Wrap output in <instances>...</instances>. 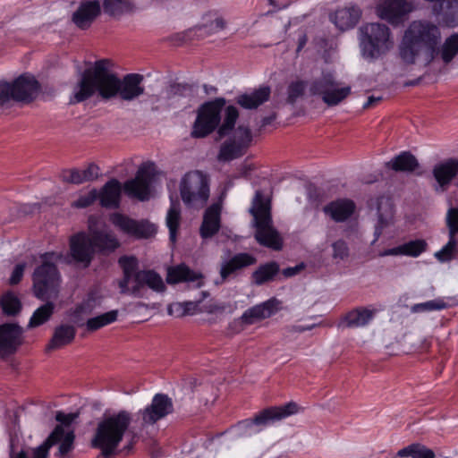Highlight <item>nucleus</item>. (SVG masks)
Instances as JSON below:
<instances>
[{
	"mask_svg": "<svg viewBox=\"0 0 458 458\" xmlns=\"http://www.w3.org/2000/svg\"><path fill=\"white\" fill-rule=\"evenodd\" d=\"M142 81L143 76L138 73H129L120 79L108 71L105 60H100L95 63L92 69L86 70L73 86L70 103L82 102L95 92L106 100L118 98L131 102L144 94Z\"/></svg>",
	"mask_w": 458,
	"mask_h": 458,
	"instance_id": "1",
	"label": "nucleus"
},
{
	"mask_svg": "<svg viewBox=\"0 0 458 458\" xmlns=\"http://www.w3.org/2000/svg\"><path fill=\"white\" fill-rule=\"evenodd\" d=\"M441 31L428 21H414L404 32L399 47L401 59L408 64L427 66L437 55Z\"/></svg>",
	"mask_w": 458,
	"mask_h": 458,
	"instance_id": "2",
	"label": "nucleus"
},
{
	"mask_svg": "<svg viewBox=\"0 0 458 458\" xmlns=\"http://www.w3.org/2000/svg\"><path fill=\"white\" fill-rule=\"evenodd\" d=\"M131 420V414L127 411L105 416L97 425L91 445L99 449L106 458L110 457L123 441Z\"/></svg>",
	"mask_w": 458,
	"mask_h": 458,
	"instance_id": "3",
	"label": "nucleus"
},
{
	"mask_svg": "<svg viewBox=\"0 0 458 458\" xmlns=\"http://www.w3.org/2000/svg\"><path fill=\"white\" fill-rule=\"evenodd\" d=\"M360 47L362 56L375 60L386 55L393 47L390 29L382 23H367L360 29Z\"/></svg>",
	"mask_w": 458,
	"mask_h": 458,
	"instance_id": "4",
	"label": "nucleus"
},
{
	"mask_svg": "<svg viewBox=\"0 0 458 458\" xmlns=\"http://www.w3.org/2000/svg\"><path fill=\"white\" fill-rule=\"evenodd\" d=\"M62 258V254L55 252H47L41 256L42 265L33 274L34 293L38 299L49 300L57 297L60 277L55 262Z\"/></svg>",
	"mask_w": 458,
	"mask_h": 458,
	"instance_id": "5",
	"label": "nucleus"
},
{
	"mask_svg": "<svg viewBox=\"0 0 458 458\" xmlns=\"http://www.w3.org/2000/svg\"><path fill=\"white\" fill-rule=\"evenodd\" d=\"M250 213L254 217L257 242L273 250H281L283 242L277 231L272 226L270 207L262 200L259 191H256Z\"/></svg>",
	"mask_w": 458,
	"mask_h": 458,
	"instance_id": "6",
	"label": "nucleus"
},
{
	"mask_svg": "<svg viewBox=\"0 0 458 458\" xmlns=\"http://www.w3.org/2000/svg\"><path fill=\"white\" fill-rule=\"evenodd\" d=\"M180 193L186 205L204 206L209 198L208 177L198 170L187 173L181 181Z\"/></svg>",
	"mask_w": 458,
	"mask_h": 458,
	"instance_id": "7",
	"label": "nucleus"
},
{
	"mask_svg": "<svg viewBox=\"0 0 458 458\" xmlns=\"http://www.w3.org/2000/svg\"><path fill=\"white\" fill-rule=\"evenodd\" d=\"M310 92L311 95L319 96L328 106H334L351 94V87L343 85L332 73L327 72L312 81Z\"/></svg>",
	"mask_w": 458,
	"mask_h": 458,
	"instance_id": "8",
	"label": "nucleus"
},
{
	"mask_svg": "<svg viewBox=\"0 0 458 458\" xmlns=\"http://www.w3.org/2000/svg\"><path fill=\"white\" fill-rule=\"evenodd\" d=\"M225 105L224 98H216L201 105L198 109L191 135L193 138H204L210 134L220 123L221 111Z\"/></svg>",
	"mask_w": 458,
	"mask_h": 458,
	"instance_id": "9",
	"label": "nucleus"
},
{
	"mask_svg": "<svg viewBox=\"0 0 458 458\" xmlns=\"http://www.w3.org/2000/svg\"><path fill=\"white\" fill-rule=\"evenodd\" d=\"M39 91V84L32 76H20L13 83L2 82V104L12 98L24 103L33 101Z\"/></svg>",
	"mask_w": 458,
	"mask_h": 458,
	"instance_id": "10",
	"label": "nucleus"
},
{
	"mask_svg": "<svg viewBox=\"0 0 458 458\" xmlns=\"http://www.w3.org/2000/svg\"><path fill=\"white\" fill-rule=\"evenodd\" d=\"M156 174L153 162H145L139 167L135 178L128 180L123 184L124 192L131 198L144 201L150 195V184Z\"/></svg>",
	"mask_w": 458,
	"mask_h": 458,
	"instance_id": "11",
	"label": "nucleus"
},
{
	"mask_svg": "<svg viewBox=\"0 0 458 458\" xmlns=\"http://www.w3.org/2000/svg\"><path fill=\"white\" fill-rule=\"evenodd\" d=\"M75 435L73 431L65 432L62 426H56L48 437L38 447L32 449L31 458H47L49 449L60 444L57 455L64 456L73 449Z\"/></svg>",
	"mask_w": 458,
	"mask_h": 458,
	"instance_id": "12",
	"label": "nucleus"
},
{
	"mask_svg": "<svg viewBox=\"0 0 458 458\" xmlns=\"http://www.w3.org/2000/svg\"><path fill=\"white\" fill-rule=\"evenodd\" d=\"M112 224L123 233L137 239H147L153 236L157 228L148 221H137L119 213L110 216Z\"/></svg>",
	"mask_w": 458,
	"mask_h": 458,
	"instance_id": "13",
	"label": "nucleus"
},
{
	"mask_svg": "<svg viewBox=\"0 0 458 458\" xmlns=\"http://www.w3.org/2000/svg\"><path fill=\"white\" fill-rule=\"evenodd\" d=\"M375 11L380 19L397 25L412 11V4L407 0H379Z\"/></svg>",
	"mask_w": 458,
	"mask_h": 458,
	"instance_id": "14",
	"label": "nucleus"
},
{
	"mask_svg": "<svg viewBox=\"0 0 458 458\" xmlns=\"http://www.w3.org/2000/svg\"><path fill=\"white\" fill-rule=\"evenodd\" d=\"M174 411L172 399L164 394L154 395L151 403L140 411L142 426L154 425Z\"/></svg>",
	"mask_w": 458,
	"mask_h": 458,
	"instance_id": "15",
	"label": "nucleus"
},
{
	"mask_svg": "<svg viewBox=\"0 0 458 458\" xmlns=\"http://www.w3.org/2000/svg\"><path fill=\"white\" fill-rule=\"evenodd\" d=\"M300 411L301 408L296 403L290 402L282 406L266 409L256 415L254 419L244 421L243 424L246 428H250L253 425L265 426L272 421L280 420L291 415L296 414Z\"/></svg>",
	"mask_w": 458,
	"mask_h": 458,
	"instance_id": "16",
	"label": "nucleus"
},
{
	"mask_svg": "<svg viewBox=\"0 0 458 458\" xmlns=\"http://www.w3.org/2000/svg\"><path fill=\"white\" fill-rule=\"evenodd\" d=\"M394 223V208L392 200L386 197H380L377 201V219L375 223L374 241L378 238Z\"/></svg>",
	"mask_w": 458,
	"mask_h": 458,
	"instance_id": "17",
	"label": "nucleus"
},
{
	"mask_svg": "<svg viewBox=\"0 0 458 458\" xmlns=\"http://www.w3.org/2000/svg\"><path fill=\"white\" fill-rule=\"evenodd\" d=\"M70 251L72 258L88 267L94 255V247L89 235L80 233L71 237Z\"/></svg>",
	"mask_w": 458,
	"mask_h": 458,
	"instance_id": "18",
	"label": "nucleus"
},
{
	"mask_svg": "<svg viewBox=\"0 0 458 458\" xmlns=\"http://www.w3.org/2000/svg\"><path fill=\"white\" fill-rule=\"evenodd\" d=\"M100 13L101 4L98 0H83L73 13L72 21L78 28L85 30L89 28Z\"/></svg>",
	"mask_w": 458,
	"mask_h": 458,
	"instance_id": "19",
	"label": "nucleus"
},
{
	"mask_svg": "<svg viewBox=\"0 0 458 458\" xmlns=\"http://www.w3.org/2000/svg\"><path fill=\"white\" fill-rule=\"evenodd\" d=\"M147 285L155 292H164L165 285L162 277L153 270H141L135 274V284L131 287L129 294L141 296V289Z\"/></svg>",
	"mask_w": 458,
	"mask_h": 458,
	"instance_id": "20",
	"label": "nucleus"
},
{
	"mask_svg": "<svg viewBox=\"0 0 458 458\" xmlns=\"http://www.w3.org/2000/svg\"><path fill=\"white\" fill-rule=\"evenodd\" d=\"M256 261L257 259L249 253H238L230 259L223 261L219 271L221 283H225L239 270L255 264Z\"/></svg>",
	"mask_w": 458,
	"mask_h": 458,
	"instance_id": "21",
	"label": "nucleus"
},
{
	"mask_svg": "<svg viewBox=\"0 0 458 458\" xmlns=\"http://www.w3.org/2000/svg\"><path fill=\"white\" fill-rule=\"evenodd\" d=\"M432 173L438 184L436 190L438 191V189H440L444 191L458 174V160L449 158L440 162L434 166Z\"/></svg>",
	"mask_w": 458,
	"mask_h": 458,
	"instance_id": "22",
	"label": "nucleus"
},
{
	"mask_svg": "<svg viewBox=\"0 0 458 458\" xmlns=\"http://www.w3.org/2000/svg\"><path fill=\"white\" fill-rule=\"evenodd\" d=\"M221 208H222L219 203H214L206 209L199 228V233L202 239H209L219 231Z\"/></svg>",
	"mask_w": 458,
	"mask_h": 458,
	"instance_id": "23",
	"label": "nucleus"
},
{
	"mask_svg": "<svg viewBox=\"0 0 458 458\" xmlns=\"http://www.w3.org/2000/svg\"><path fill=\"white\" fill-rule=\"evenodd\" d=\"M166 281L168 284L181 282L194 283V287L196 288H200L204 285L202 274L190 269L189 267L183 264L170 267L167 271Z\"/></svg>",
	"mask_w": 458,
	"mask_h": 458,
	"instance_id": "24",
	"label": "nucleus"
},
{
	"mask_svg": "<svg viewBox=\"0 0 458 458\" xmlns=\"http://www.w3.org/2000/svg\"><path fill=\"white\" fill-rule=\"evenodd\" d=\"M23 330L16 323L2 324V354L13 353L22 344Z\"/></svg>",
	"mask_w": 458,
	"mask_h": 458,
	"instance_id": "25",
	"label": "nucleus"
},
{
	"mask_svg": "<svg viewBox=\"0 0 458 458\" xmlns=\"http://www.w3.org/2000/svg\"><path fill=\"white\" fill-rule=\"evenodd\" d=\"M355 204L348 199H340L331 201L323 208V212L335 222H344L355 211Z\"/></svg>",
	"mask_w": 458,
	"mask_h": 458,
	"instance_id": "26",
	"label": "nucleus"
},
{
	"mask_svg": "<svg viewBox=\"0 0 458 458\" xmlns=\"http://www.w3.org/2000/svg\"><path fill=\"white\" fill-rule=\"evenodd\" d=\"M361 11L356 6H349L337 10L331 15L333 23L341 30L353 28L359 21Z\"/></svg>",
	"mask_w": 458,
	"mask_h": 458,
	"instance_id": "27",
	"label": "nucleus"
},
{
	"mask_svg": "<svg viewBox=\"0 0 458 458\" xmlns=\"http://www.w3.org/2000/svg\"><path fill=\"white\" fill-rule=\"evenodd\" d=\"M100 175V169L95 164H89L87 168L83 170L70 169L66 170L63 174V179L64 182L81 184L86 182H92L97 180Z\"/></svg>",
	"mask_w": 458,
	"mask_h": 458,
	"instance_id": "28",
	"label": "nucleus"
},
{
	"mask_svg": "<svg viewBox=\"0 0 458 458\" xmlns=\"http://www.w3.org/2000/svg\"><path fill=\"white\" fill-rule=\"evenodd\" d=\"M122 186L118 180L108 181L98 194L101 206L108 208H116L120 204Z\"/></svg>",
	"mask_w": 458,
	"mask_h": 458,
	"instance_id": "29",
	"label": "nucleus"
},
{
	"mask_svg": "<svg viewBox=\"0 0 458 458\" xmlns=\"http://www.w3.org/2000/svg\"><path fill=\"white\" fill-rule=\"evenodd\" d=\"M119 264L123 272V277L119 281V288L122 294H129L131 288L129 284H135V274L138 273V260L134 257L123 256L119 259Z\"/></svg>",
	"mask_w": 458,
	"mask_h": 458,
	"instance_id": "30",
	"label": "nucleus"
},
{
	"mask_svg": "<svg viewBox=\"0 0 458 458\" xmlns=\"http://www.w3.org/2000/svg\"><path fill=\"white\" fill-rule=\"evenodd\" d=\"M271 89L264 86L250 93H244L237 98V104L245 109H255L269 99Z\"/></svg>",
	"mask_w": 458,
	"mask_h": 458,
	"instance_id": "31",
	"label": "nucleus"
},
{
	"mask_svg": "<svg viewBox=\"0 0 458 458\" xmlns=\"http://www.w3.org/2000/svg\"><path fill=\"white\" fill-rule=\"evenodd\" d=\"M375 312L373 310L358 308L346 313L339 326L348 328L360 327L368 325L373 318Z\"/></svg>",
	"mask_w": 458,
	"mask_h": 458,
	"instance_id": "32",
	"label": "nucleus"
},
{
	"mask_svg": "<svg viewBox=\"0 0 458 458\" xmlns=\"http://www.w3.org/2000/svg\"><path fill=\"white\" fill-rule=\"evenodd\" d=\"M274 301L269 300L245 310L242 315V320L244 324L251 325L257 321L269 318L272 314H274Z\"/></svg>",
	"mask_w": 458,
	"mask_h": 458,
	"instance_id": "33",
	"label": "nucleus"
},
{
	"mask_svg": "<svg viewBox=\"0 0 458 458\" xmlns=\"http://www.w3.org/2000/svg\"><path fill=\"white\" fill-rule=\"evenodd\" d=\"M76 335V329L71 325H61L55 329L53 337L47 344V352L60 349L64 345L71 344Z\"/></svg>",
	"mask_w": 458,
	"mask_h": 458,
	"instance_id": "34",
	"label": "nucleus"
},
{
	"mask_svg": "<svg viewBox=\"0 0 458 458\" xmlns=\"http://www.w3.org/2000/svg\"><path fill=\"white\" fill-rule=\"evenodd\" d=\"M419 166L417 158L410 152L404 151L386 163V167L394 172L411 173Z\"/></svg>",
	"mask_w": 458,
	"mask_h": 458,
	"instance_id": "35",
	"label": "nucleus"
},
{
	"mask_svg": "<svg viewBox=\"0 0 458 458\" xmlns=\"http://www.w3.org/2000/svg\"><path fill=\"white\" fill-rule=\"evenodd\" d=\"M94 250L99 251H113L120 245L116 237L106 231H92L89 235Z\"/></svg>",
	"mask_w": 458,
	"mask_h": 458,
	"instance_id": "36",
	"label": "nucleus"
},
{
	"mask_svg": "<svg viewBox=\"0 0 458 458\" xmlns=\"http://www.w3.org/2000/svg\"><path fill=\"white\" fill-rule=\"evenodd\" d=\"M440 55L442 61L448 64L458 55V32L453 33L447 37L444 43L437 46V55Z\"/></svg>",
	"mask_w": 458,
	"mask_h": 458,
	"instance_id": "37",
	"label": "nucleus"
},
{
	"mask_svg": "<svg viewBox=\"0 0 458 458\" xmlns=\"http://www.w3.org/2000/svg\"><path fill=\"white\" fill-rule=\"evenodd\" d=\"M102 6L104 12L113 17L121 16L133 9L131 0H103Z\"/></svg>",
	"mask_w": 458,
	"mask_h": 458,
	"instance_id": "38",
	"label": "nucleus"
},
{
	"mask_svg": "<svg viewBox=\"0 0 458 458\" xmlns=\"http://www.w3.org/2000/svg\"><path fill=\"white\" fill-rule=\"evenodd\" d=\"M246 149V148L238 144L235 140L229 139L221 146L218 159L220 161H231L242 157Z\"/></svg>",
	"mask_w": 458,
	"mask_h": 458,
	"instance_id": "39",
	"label": "nucleus"
},
{
	"mask_svg": "<svg viewBox=\"0 0 458 458\" xmlns=\"http://www.w3.org/2000/svg\"><path fill=\"white\" fill-rule=\"evenodd\" d=\"M279 266L276 262H269L260 266L252 274L253 283L261 285L267 282L273 280L274 276L278 273Z\"/></svg>",
	"mask_w": 458,
	"mask_h": 458,
	"instance_id": "40",
	"label": "nucleus"
},
{
	"mask_svg": "<svg viewBox=\"0 0 458 458\" xmlns=\"http://www.w3.org/2000/svg\"><path fill=\"white\" fill-rule=\"evenodd\" d=\"M181 221L180 204L172 201L166 215V225L169 229V238L172 242L176 241L177 230Z\"/></svg>",
	"mask_w": 458,
	"mask_h": 458,
	"instance_id": "41",
	"label": "nucleus"
},
{
	"mask_svg": "<svg viewBox=\"0 0 458 458\" xmlns=\"http://www.w3.org/2000/svg\"><path fill=\"white\" fill-rule=\"evenodd\" d=\"M397 455L400 457L411 458H435L433 450L420 444H411L398 451Z\"/></svg>",
	"mask_w": 458,
	"mask_h": 458,
	"instance_id": "42",
	"label": "nucleus"
},
{
	"mask_svg": "<svg viewBox=\"0 0 458 458\" xmlns=\"http://www.w3.org/2000/svg\"><path fill=\"white\" fill-rule=\"evenodd\" d=\"M53 311V302L48 301L46 304L42 305L34 311L28 324V327L33 328L46 323L52 316Z\"/></svg>",
	"mask_w": 458,
	"mask_h": 458,
	"instance_id": "43",
	"label": "nucleus"
},
{
	"mask_svg": "<svg viewBox=\"0 0 458 458\" xmlns=\"http://www.w3.org/2000/svg\"><path fill=\"white\" fill-rule=\"evenodd\" d=\"M117 310H111L95 318H91L88 319L86 323L87 329L89 331H96L106 325H109L117 319Z\"/></svg>",
	"mask_w": 458,
	"mask_h": 458,
	"instance_id": "44",
	"label": "nucleus"
},
{
	"mask_svg": "<svg viewBox=\"0 0 458 458\" xmlns=\"http://www.w3.org/2000/svg\"><path fill=\"white\" fill-rule=\"evenodd\" d=\"M21 303L19 298L13 293H7L2 296V310L9 316L20 313Z\"/></svg>",
	"mask_w": 458,
	"mask_h": 458,
	"instance_id": "45",
	"label": "nucleus"
},
{
	"mask_svg": "<svg viewBox=\"0 0 458 458\" xmlns=\"http://www.w3.org/2000/svg\"><path fill=\"white\" fill-rule=\"evenodd\" d=\"M238 116L239 113L236 107L229 106L225 108L223 123L218 129V134L220 137L227 135L233 130Z\"/></svg>",
	"mask_w": 458,
	"mask_h": 458,
	"instance_id": "46",
	"label": "nucleus"
},
{
	"mask_svg": "<svg viewBox=\"0 0 458 458\" xmlns=\"http://www.w3.org/2000/svg\"><path fill=\"white\" fill-rule=\"evenodd\" d=\"M401 247L403 255L418 257L427 250L428 243L425 240L418 239L402 244Z\"/></svg>",
	"mask_w": 458,
	"mask_h": 458,
	"instance_id": "47",
	"label": "nucleus"
},
{
	"mask_svg": "<svg viewBox=\"0 0 458 458\" xmlns=\"http://www.w3.org/2000/svg\"><path fill=\"white\" fill-rule=\"evenodd\" d=\"M447 308L446 302L442 299H435L422 303H417L411 306L412 313L428 312L433 310H442Z\"/></svg>",
	"mask_w": 458,
	"mask_h": 458,
	"instance_id": "48",
	"label": "nucleus"
},
{
	"mask_svg": "<svg viewBox=\"0 0 458 458\" xmlns=\"http://www.w3.org/2000/svg\"><path fill=\"white\" fill-rule=\"evenodd\" d=\"M166 95H167L168 98H191L194 95V89L191 85L175 83V84L170 85V87L166 90Z\"/></svg>",
	"mask_w": 458,
	"mask_h": 458,
	"instance_id": "49",
	"label": "nucleus"
},
{
	"mask_svg": "<svg viewBox=\"0 0 458 458\" xmlns=\"http://www.w3.org/2000/svg\"><path fill=\"white\" fill-rule=\"evenodd\" d=\"M457 242L455 237L449 235L448 242L438 251L435 253L436 259L440 262H446L454 258L456 251Z\"/></svg>",
	"mask_w": 458,
	"mask_h": 458,
	"instance_id": "50",
	"label": "nucleus"
},
{
	"mask_svg": "<svg viewBox=\"0 0 458 458\" xmlns=\"http://www.w3.org/2000/svg\"><path fill=\"white\" fill-rule=\"evenodd\" d=\"M232 140L248 148L252 141V134L249 127L239 125L234 131Z\"/></svg>",
	"mask_w": 458,
	"mask_h": 458,
	"instance_id": "51",
	"label": "nucleus"
},
{
	"mask_svg": "<svg viewBox=\"0 0 458 458\" xmlns=\"http://www.w3.org/2000/svg\"><path fill=\"white\" fill-rule=\"evenodd\" d=\"M306 84L302 81H292L287 88V102L294 104L296 100L303 96Z\"/></svg>",
	"mask_w": 458,
	"mask_h": 458,
	"instance_id": "52",
	"label": "nucleus"
},
{
	"mask_svg": "<svg viewBox=\"0 0 458 458\" xmlns=\"http://www.w3.org/2000/svg\"><path fill=\"white\" fill-rule=\"evenodd\" d=\"M332 257L335 259L344 260L349 257V247L344 240H337L332 243Z\"/></svg>",
	"mask_w": 458,
	"mask_h": 458,
	"instance_id": "53",
	"label": "nucleus"
},
{
	"mask_svg": "<svg viewBox=\"0 0 458 458\" xmlns=\"http://www.w3.org/2000/svg\"><path fill=\"white\" fill-rule=\"evenodd\" d=\"M98 197L96 189L91 190L85 195L80 196L77 200L72 203V207L78 208H84L90 206Z\"/></svg>",
	"mask_w": 458,
	"mask_h": 458,
	"instance_id": "54",
	"label": "nucleus"
},
{
	"mask_svg": "<svg viewBox=\"0 0 458 458\" xmlns=\"http://www.w3.org/2000/svg\"><path fill=\"white\" fill-rule=\"evenodd\" d=\"M447 225L449 228V235L455 237L458 233V208H450L447 213Z\"/></svg>",
	"mask_w": 458,
	"mask_h": 458,
	"instance_id": "55",
	"label": "nucleus"
},
{
	"mask_svg": "<svg viewBox=\"0 0 458 458\" xmlns=\"http://www.w3.org/2000/svg\"><path fill=\"white\" fill-rule=\"evenodd\" d=\"M20 439L16 434L10 437V458H27L24 450H18Z\"/></svg>",
	"mask_w": 458,
	"mask_h": 458,
	"instance_id": "56",
	"label": "nucleus"
},
{
	"mask_svg": "<svg viewBox=\"0 0 458 458\" xmlns=\"http://www.w3.org/2000/svg\"><path fill=\"white\" fill-rule=\"evenodd\" d=\"M79 413H64L63 411H57L55 414V420L61 423L65 432L72 431L71 429H66V427H69L70 424L78 418Z\"/></svg>",
	"mask_w": 458,
	"mask_h": 458,
	"instance_id": "57",
	"label": "nucleus"
},
{
	"mask_svg": "<svg viewBox=\"0 0 458 458\" xmlns=\"http://www.w3.org/2000/svg\"><path fill=\"white\" fill-rule=\"evenodd\" d=\"M25 269V264H18L14 267L12 275L8 280L9 284L15 285L21 280Z\"/></svg>",
	"mask_w": 458,
	"mask_h": 458,
	"instance_id": "58",
	"label": "nucleus"
},
{
	"mask_svg": "<svg viewBox=\"0 0 458 458\" xmlns=\"http://www.w3.org/2000/svg\"><path fill=\"white\" fill-rule=\"evenodd\" d=\"M177 307L182 308V315H186L189 313H194L195 310L198 308V302L194 301H186L183 303H178L176 304Z\"/></svg>",
	"mask_w": 458,
	"mask_h": 458,
	"instance_id": "59",
	"label": "nucleus"
},
{
	"mask_svg": "<svg viewBox=\"0 0 458 458\" xmlns=\"http://www.w3.org/2000/svg\"><path fill=\"white\" fill-rule=\"evenodd\" d=\"M303 268V265H297L295 267H287L283 270V275L285 277H291L297 275Z\"/></svg>",
	"mask_w": 458,
	"mask_h": 458,
	"instance_id": "60",
	"label": "nucleus"
},
{
	"mask_svg": "<svg viewBox=\"0 0 458 458\" xmlns=\"http://www.w3.org/2000/svg\"><path fill=\"white\" fill-rule=\"evenodd\" d=\"M398 255H403L402 254V247H401V245L398 246V247H395V248L386 250H384V251L379 253L380 257L398 256Z\"/></svg>",
	"mask_w": 458,
	"mask_h": 458,
	"instance_id": "61",
	"label": "nucleus"
},
{
	"mask_svg": "<svg viewBox=\"0 0 458 458\" xmlns=\"http://www.w3.org/2000/svg\"><path fill=\"white\" fill-rule=\"evenodd\" d=\"M7 416L13 424V426L15 427L18 425L19 422L20 410L18 408H15L12 411H8Z\"/></svg>",
	"mask_w": 458,
	"mask_h": 458,
	"instance_id": "62",
	"label": "nucleus"
},
{
	"mask_svg": "<svg viewBox=\"0 0 458 458\" xmlns=\"http://www.w3.org/2000/svg\"><path fill=\"white\" fill-rule=\"evenodd\" d=\"M381 100L380 97L375 98L373 96L369 97L367 102L363 105V108H369L378 103Z\"/></svg>",
	"mask_w": 458,
	"mask_h": 458,
	"instance_id": "63",
	"label": "nucleus"
},
{
	"mask_svg": "<svg viewBox=\"0 0 458 458\" xmlns=\"http://www.w3.org/2000/svg\"><path fill=\"white\" fill-rule=\"evenodd\" d=\"M307 36L305 34H302L299 39H298V47H297V52H300L303 47L304 46L306 45L307 43Z\"/></svg>",
	"mask_w": 458,
	"mask_h": 458,
	"instance_id": "64",
	"label": "nucleus"
}]
</instances>
